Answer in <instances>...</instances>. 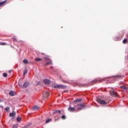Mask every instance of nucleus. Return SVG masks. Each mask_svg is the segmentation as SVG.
<instances>
[{
    "label": "nucleus",
    "mask_w": 128,
    "mask_h": 128,
    "mask_svg": "<svg viewBox=\"0 0 128 128\" xmlns=\"http://www.w3.org/2000/svg\"><path fill=\"white\" fill-rule=\"evenodd\" d=\"M34 60H36V62H40V61L42 60V59L40 58H36L34 59Z\"/></svg>",
    "instance_id": "nucleus-12"
},
{
    "label": "nucleus",
    "mask_w": 128,
    "mask_h": 128,
    "mask_svg": "<svg viewBox=\"0 0 128 128\" xmlns=\"http://www.w3.org/2000/svg\"><path fill=\"white\" fill-rule=\"evenodd\" d=\"M16 120H17L18 122H20V120H22V118L18 117Z\"/></svg>",
    "instance_id": "nucleus-22"
},
{
    "label": "nucleus",
    "mask_w": 128,
    "mask_h": 128,
    "mask_svg": "<svg viewBox=\"0 0 128 128\" xmlns=\"http://www.w3.org/2000/svg\"><path fill=\"white\" fill-rule=\"evenodd\" d=\"M54 88H59L60 90V89H64L66 88L67 86L66 85L64 84H56L54 86Z\"/></svg>",
    "instance_id": "nucleus-1"
},
{
    "label": "nucleus",
    "mask_w": 128,
    "mask_h": 128,
    "mask_svg": "<svg viewBox=\"0 0 128 128\" xmlns=\"http://www.w3.org/2000/svg\"><path fill=\"white\" fill-rule=\"evenodd\" d=\"M20 88H22V85H20V84H19Z\"/></svg>",
    "instance_id": "nucleus-35"
},
{
    "label": "nucleus",
    "mask_w": 128,
    "mask_h": 128,
    "mask_svg": "<svg viewBox=\"0 0 128 128\" xmlns=\"http://www.w3.org/2000/svg\"><path fill=\"white\" fill-rule=\"evenodd\" d=\"M50 96V94L48 92H44L42 93V96L44 98V100H46V98H48Z\"/></svg>",
    "instance_id": "nucleus-4"
},
{
    "label": "nucleus",
    "mask_w": 128,
    "mask_h": 128,
    "mask_svg": "<svg viewBox=\"0 0 128 128\" xmlns=\"http://www.w3.org/2000/svg\"><path fill=\"white\" fill-rule=\"evenodd\" d=\"M50 122V119L48 118V119L46 120V124H48V122Z\"/></svg>",
    "instance_id": "nucleus-27"
},
{
    "label": "nucleus",
    "mask_w": 128,
    "mask_h": 128,
    "mask_svg": "<svg viewBox=\"0 0 128 128\" xmlns=\"http://www.w3.org/2000/svg\"><path fill=\"white\" fill-rule=\"evenodd\" d=\"M58 114H62V111L60 110H55L54 112H53V114H58Z\"/></svg>",
    "instance_id": "nucleus-10"
},
{
    "label": "nucleus",
    "mask_w": 128,
    "mask_h": 128,
    "mask_svg": "<svg viewBox=\"0 0 128 128\" xmlns=\"http://www.w3.org/2000/svg\"><path fill=\"white\" fill-rule=\"evenodd\" d=\"M38 108H40L36 106H34L33 108V110H38Z\"/></svg>",
    "instance_id": "nucleus-11"
},
{
    "label": "nucleus",
    "mask_w": 128,
    "mask_h": 128,
    "mask_svg": "<svg viewBox=\"0 0 128 128\" xmlns=\"http://www.w3.org/2000/svg\"><path fill=\"white\" fill-rule=\"evenodd\" d=\"M9 72H10H10H12V70H10Z\"/></svg>",
    "instance_id": "nucleus-34"
},
{
    "label": "nucleus",
    "mask_w": 128,
    "mask_h": 128,
    "mask_svg": "<svg viewBox=\"0 0 128 128\" xmlns=\"http://www.w3.org/2000/svg\"><path fill=\"white\" fill-rule=\"evenodd\" d=\"M9 94L10 96H14V92H9Z\"/></svg>",
    "instance_id": "nucleus-15"
},
{
    "label": "nucleus",
    "mask_w": 128,
    "mask_h": 128,
    "mask_svg": "<svg viewBox=\"0 0 128 128\" xmlns=\"http://www.w3.org/2000/svg\"><path fill=\"white\" fill-rule=\"evenodd\" d=\"M96 101L98 104H108V102H106V101H104V100H102L100 98H97Z\"/></svg>",
    "instance_id": "nucleus-5"
},
{
    "label": "nucleus",
    "mask_w": 128,
    "mask_h": 128,
    "mask_svg": "<svg viewBox=\"0 0 128 128\" xmlns=\"http://www.w3.org/2000/svg\"><path fill=\"white\" fill-rule=\"evenodd\" d=\"M18 124H15L12 126V128H18Z\"/></svg>",
    "instance_id": "nucleus-26"
},
{
    "label": "nucleus",
    "mask_w": 128,
    "mask_h": 128,
    "mask_svg": "<svg viewBox=\"0 0 128 128\" xmlns=\"http://www.w3.org/2000/svg\"><path fill=\"white\" fill-rule=\"evenodd\" d=\"M68 112H76V108L70 106L68 108Z\"/></svg>",
    "instance_id": "nucleus-6"
},
{
    "label": "nucleus",
    "mask_w": 128,
    "mask_h": 128,
    "mask_svg": "<svg viewBox=\"0 0 128 128\" xmlns=\"http://www.w3.org/2000/svg\"><path fill=\"white\" fill-rule=\"evenodd\" d=\"M42 54L44 55V53H42Z\"/></svg>",
    "instance_id": "nucleus-36"
},
{
    "label": "nucleus",
    "mask_w": 128,
    "mask_h": 128,
    "mask_svg": "<svg viewBox=\"0 0 128 128\" xmlns=\"http://www.w3.org/2000/svg\"><path fill=\"white\" fill-rule=\"evenodd\" d=\"M38 84H40V82H37L36 84V86H38Z\"/></svg>",
    "instance_id": "nucleus-32"
},
{
    "label": "nucleus",
    "mask_w": 128,
    "mask_h": 128,
    "mask_svg": "<svg viewBox=\"0 0 128 128\" xmlns=\"http://www.w3.org/2000/svg\"><path fill=\"white\" fill-rule=\"evenodd\" d=\"M45 60H50V58H45Z\"/></svg>",
    "instance_id": "nucleus-31"
},
{
    "label": "nucleus",
    "mask_w": 128,
    "mask_h": 128,
    "mask_svg": "<svg viewBox=\"0 0 128 128\" xmlns=\"http://www.w3.org/2000/svg\"><path fill=\"white\" fill-rule=\"evenodd\" d=\"M82 102V99H78L76 100H74V102Z\"/></svg>",
    "instance_id": "nucleus-16"
},
{
    "label": "nucleus",
    "mask_w": 128,
    "mask_h": 128,
    "mask_svg": "<svg viewBox=\"0 0 128 128\" xmlns=\"http://www.w3.org/2000/svg\"><path fill=\"white\" fill-rule=\"evenodd\" d=\"M113 78H122V76L118 75V76H113Z\"/></svg>",
    "instance_id": "nucleus-20"
},
{
    "label": "nucleus",
    "mask_w": 128,
    "mask_h": 128,
    "mask_svg": "<svg viewBox=\"0 0 128 128\" xmlns=\"http://www.w3.org/2000/svg\"><path fill=\"white\" fill-rule=\"evenodd\" d=\"M52 64V62L50 61L49 62H48L46 64V66H50V64Z\"/></svg>",
    "instance_id": "nucleus-18"
},
{
    "label": "nucleus",
    "mask_w": 128,
    "mask_h": 128,
    "mask_svg": "<svg viewBox=\"0 0 128 128\" xmlns=\"http://www.w3.org/2000/svg\"><path fill=\"white\" fill-rule=\"evenodd\" d=\"M50 68H52V66H50Z\"/></svg>",
    "instance_id": "nucleus-37"
},
{
    "label": "nucleus",
    "mask_w": 128,
    "mask_h": 128,
    "mask_svg": "<svg viewBox=\"0 0 128 128\" xmlns=\"http://www.w3.org/2000/svg\"><path fill=\"white\" fill-rule=\"evenodd\" d=\"M14 42H16V38H14Z\"/></svg>",
    "instance_id": "nucleus-33"
},
{
    "label": "nucleus",
    "mask_w": 128,
    "mask_h": 128,
    "mask_svg": "<svg viewBox=\"0 0 128 128\" xmlns=\"http://www.w3.org/2000/svg\"><path fill=\"white\" fill-rule=\"evenodd\" d=\"M110 94V96H114V98H116V96H118V93L114 91V89H111L110 91H109Z\"/></svg>",
    "instance_id": "nucleus-2"
},
{
    "label": "nucleus",
    "mask_w": 128,
    "mask_h": 128,
    "mask_svg": "<svg viewBox=\"0 0 128 128\" xmlns=\"http://www.w3.org/2000/svg\"><path fill=\"white\" fill-rule=\"evenodd\" d=\"M61 118L62 120H66V116L64 115L62 116Z\"/></svg>",
    "instance_id": "nucleus-23"
},
{
    "label": "nucleus",
    "mask_w": 128,
    "mask_h": 128,
    "mask_svg": "<svg viewBox=\"0 0 128 128\" xmlns=\"http://www.w3.org/2000/svg\"><path fill=\"white\" fill-rule=\"evenodd\" d=\"M62 81L63 82H64V84H68V81H66V80H62Z\"/></svg>",
    "instance_id": "nucleus-28"
},
{
    "label": "nucleus",
    "mask_w": 128,
    "mask_h": 128,
    "mask_svg": "<svg viewBox=\"0 0 128 128\" xmlns=\"http://www.w3.org/2000/svg\"><path fill=\"white\" fill-rule=\"evenodd\" d=\"M0 46H6V42H2L0 44Z\"/></svg>",
    "instance_id": "nucleus-24"
},
{
    "label": "nucleus",
    "mask_w": 128,
    "mask_h": 128,
    "mask_svg": "<svg viewBox=\"0 0 128 128\" xmlns=\"http://www.w3.org/2000/svg\"><path fill=\"white\" fill-rule=\"evenodd\" d=\"M23 62H24V64H28V60H23Z\"/></svg>",
    "instance_id": "nucleus-13"
},
{
    "label": "nucleus",
    "mask_w": 128,
    "mask_h": 128,
    "mask_svg": "<svg viewBox=\"0 0 128 128\" xmlns=\"http://www.w3.org/2000/svg\"><path fill=\"white\" fill-rule=\"evenodd\" d=\"M28 72V70H26L24 72V74H26Z\"/></svg>",
    "instance_id": "nucleus-30"
},
{
    "label": "nucleus",
    "mask_w": 128,
    "mask_h": 128,
    "mask_svg": "<svg viewBox=\"0 0 128 128\" xmlns=\"http://www.w3.org/2000/svg\"><path fill=\"white\" fill-rule=\"evenodd\" d=\"M6 2H7L6 0H4V1H3L2 2H0V6H2V5L4 4H6Z\"/></svg>",
    "instance_id": "nucleus-14"
},
{
    "label": "nucleus",
    "mask_w": 128,
    "mask_h": 128,
    "mask_svg": "<svg viewBox=\"0 0 128 128\" xmlns=\"http://www.w3.org/2000/svg\"><path fill=\"white\" fill-rule=\"evenodd\" d=\"M30 86V82H26L24 83V84L22 86V88H26L27 86Z\"/></svg>",
    "instance_id": "nucleus-7"
},
{
    "label": "nucleus",
    "mask_w": 128,
    "mask_h": 128,
    "mask_svg": "<svg viewBox=\"0 0 128 128\" xmlns=\"http://www.w3.org/2000/svg\"><path fill=\"white\" fill-rule=\"evenodd\" d=\"M120 88H122V90H128V88L126 86H120Z\"/></svg>",
    "instance_id": "nucleus-17"
},
{
    "label": "nucleus",
    "mask_w": 128,
    "mask_h": 128,
    "mask_svg": "<svg viewBox=\"0 0 128 128\" xmlns=\"http://www.w3.org/2000/svg\"><path fill=\"white\" fill-rule=\"evenodd\" d=\"M126 42H128V40L126 39H124L123 40V44H126Z\"/></svg>",
    "instance_id": "nucleus-19"
},
{
    "label": "nucleus",
    "mask_w": 128,
    "mask_h": 128,
    "mask_svg": "<svg viewBox=\"0 0 128 128\" xmlns=\"http://www.w3.org/2000/svg\"><path fill=\"white\" fill-rule=\"evenodd\" d=\"M76 106L77 108V110H82V108H86V104H77Z\"/></svg>",
    "instance_id": "nucleus-3"
},
{
    "label": "nucleus",
    "mask_w": 128,
    "mask_h": 128,
    "mask_svg": "<svg viewBox=\"0 0 128 128\" xmlns=\"http://www.w3.org/2000/svg\"><path fill=\"white\" fill-rule=\"evenodd\" d=\"M44 82L46 84H50V81L48 79H45L44 80Z\"/></svg>",
    "instance_id": "nucleus-8"
},
{
    "label": "nucleus",
    "mask_w": 128,
    "mask_h": 128,
    "mask_svg": "<svg viewBox=\"0 0 128 128\" xmlns=\"http://www.w3.org/2000/svg\"><path fill=\"white\" fill-rule=\"evenodd\" d=\"M3 76H4V78H6V76H8V74L6 73H4Z\"/></svg>",
    "instance_id": "nucleus-25"
},
{
    "label": "nucleus",
    "mask_w": 128,
    "mask_h": 128,
    "mask_svg": "<svg viewBox=\"0 0 128 128\" xmlns=\"http://www.w3.org/2000/svg\"><path fill=\"white\" fill-rule=\"evenodd\" d=\"M5 110H6V112L10 110V107H6V108H5Z\"/></svg>",
    "instance_id": "nucleus-29"
},
{
    "label": "nucleus",
    "mask_w": 128,
    "mask_h": 128,
    "mask_svg": "<svg viewBox=\"0 0 128 128\" xmlns=\"http://www.w3.org/2000/svg\"><path fill=\"white\" fill-rule=\"evenodd\" d=\"M16 114V113L14 111L12 112L10 114V116H14Z\"/></svg>",
    "instance_id": "nucleus-9"
},
{
    "label": "nucleus",
    "mask_w": 128,
    "mask_h": 128,
    "mask_svg": "<svg viewBox=\"0 0 128 128\" xmlns=\"http://www.w3.org/2000/svg\"><path fill=\"white\" fill-rule=\"evenodd\" d=\"M98 82V80H93L91 82V84H94V82Z\"/></svg>",
    "instance_id": "nucleus-21"
}]
</instances>
